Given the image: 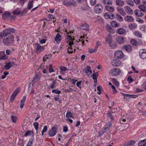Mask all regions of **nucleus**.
<instances>
[{
  "mask_svg": "<svg viewBox=\"0 0 146 146\" xmlns=\"http://www.w3.org/2000/svg\"><path fill=\"white\" fill-rule=\"evenodd\" d=\"M15 30L13 28H8L5 29L3 31V33L1 32L0 33L1 35L2 36L5 37L7 36L8 35H10V39L11 40H13L14 37L12 35H11V33H13L15 31Z\"/></svg>",
  "mask_w": 146,
  "mask_h": 146,
  "instance_id": "1",
  "label": "nucleus"
},
{
  "mask_svg": "<svg viewBox=\"0 0 146 146\" xmlns=\"http://www.w3.org/2000/svg\"><path fill=\"white\" fill-rule=\"evenodd\" d=\"M120 69L117 68H113L109 72V74L113 76H116L120 73Z\"/></svg>",
  "mask_w": 146,
  "mask_h": 146,
  "instance_id": "2",
  "label": "nucleus"
},
{
  "mask_svg": "<svg viewBox=\"0 0 146 146\" xmlns=\"http://www.w3.org/2000/svg\"><path fill=\"white\" fill-rule=\"evenodd\" d=\"M57 128L56 126H54L49 131L48 134L50 137H53L56 134L57 132Z\"/></svg>",
  "mask_w": 146,
  "mask_h": 146,
  "instance_id": "3",
  "label": "nucleus"
},
{
  "mask_svg": "<svg viewBox=\"0 0 146 146\" xmlns=\"http://www.w3.org/2000/svg\"><path fill=\"white\" fill-rule=\"evenodd\" d=\"M102 5L100 3H98L95 7L94 11L96 13H99L102 12Z\"/></svg>",
  "mask_w": 146,
  "mask_h": 146,
  "instance_id": "4",
  "label": "nucleus"
},
{
  "mask_svg": "<svg viewBox=\"0 0 146 146\" xmlns=\"http://www.w3.org/2000/svg\"><path fill=\"white\" fill-rule=\"evenodd\" d=\"M123 52L120 50H118L115 53L114 57L116 59H121L123 56Z\"/></svg>",
  "mask_w": 146,
  "mask_h": 146,
  "instance_id": "5",
  "label": "nucleus"
},
{
  "mask_svg": "<svg viewBox=\"0 0 146 146\" xmlns=\"http://www.w3.org/2000/svg\"><path fill=\"white\" fill-rule=\"evenodd\" d=\"M20 90V88H17L13 92L10 98V101L12 102L13 100L16 95Z\"/></svg>",
  "mask_w": 146,
  "mask_h": 146,
  "instance_id": "6",
  "label": "nucleus"
},
{
  "mask_svg": "<svg viewBox=\"0 0 146 146\" xmlns=\"http://www.w3.org/2000/svg\"><path fill=\"white\" fill-rule=\"evenodd\" d=\"M116 33L119 35H125L126 31L125 29L122 28H119L116 30Z\"/></svg>",
  "mask_w": 146,
  "mask_h": 146,
  "instance_id": "7",
  "label": "nucleus"
},
{
  "mask_svg": "<svg viewBox=\"0 0 146 146\" xmlns=\"http://www.w3.org/2000/svg\"><path fill=\"white\" fill-rule=\"evenodd\" d=\"M125 38L121 36H118L116 38V40L119 44L124 43L125 42Z\"/></svg>",
  "mask_w": 146,
  "mask_h": 146,
  "instance_id": "8",
  "label": "nucleus"
},
{
  "mask_svg": "<svg viewBox=\"0 0 146 146\" xmlns=\"http://www.w3.org/2000/svg\"><path fill=\"white\" fill-rule=\"evenodd\" d=\"M36 49L35 51L36 52L37 54L40 53L44 50V48L38 43H36Z\"/></svg>",
  "mask_w": 146,
  "mask_h": 146,
  "instance_id": "9",
  "label": "nucleus"
},
{
  "mask_svg": "<svg viewBox=\"0 0 146 146\" xmlns=\"http://www.w3.org/2000/svg\"><path fill=\"white\" fill-rule=\"evenodd\" d=\"M11 16V13L7 11H6L2 15V17L3 20L8 19Z\"/></svg>",
  "mask_w": 146,
  "mask_h": 146,
  "instance_id": "10",
  "label": "nucleus"
},
{
  "mask_svg": "<svg viewBox=\"0 0 146 146\" xmlns=\"http://www.w3.org/2000/svg\"><path fill=\"white\" fill-rule=\"evenodd\" d=\"M139 54L141 58L142 59L146 58V50L143 49L140 50Z\"/></svg>",
  "mask_w": 146,
  "mask_h": 146,
  "instance_id": "11",
  "label": "nucleus"
},
{
  "mask_svg": "<svg viewBox=\"0 0 146 146\" xmlns=\"http://www.w3.org/2000/svg\"><path fill=\"white\" fill-rule=\"evenodd\" d=\"M125 12L129 15H132L133 14V11L130 7L128 6H126L124 7Z\"/></svg>",
  "mask_w": 146,
  "mask_h": 146,
  "instance_id": "12",
  "label": "nucleus"
},
{
  "mask_svg": "<svg viewBox=\"0 0 146 146\" xmlns=\"http://www.w3.org/2000/svg\"><path fill=\"white\" fill-rule=\"evenodd\" d=\"M106 28L107 31L110 33L114 34L115 33V31L114 29L108 24L106 25Z\"/></svg>",
  "mask_w": 146,
  "mask_h": 146,
  "instance_id": "13",
  "label": "nucleus"
},
{
  "mask_svg": "<svg viewBox=\"0 0 146 146\" xmlns=\"http://www.w3.org/2000/svg\"><path fill=\"white\" fill-rule=\"evenodd\" d=\"M111 63L113 66H119L121 64L120 61L113 60L111 61Z\"/></svg>",
  "mask_w": 146,
  "mask_h": 146,
  "instance_id": "14",
  "label": "nucleus"
},
{
  "mask_svg": "<svg viewBox=\"0 0 146 146\" xmlns=\"http://www.w3.org/2000/svg\"><path fill=\"white\" fill-rule=\"evenodd\" d=\"M15 64L14 62L10 61L8 63H6L5 65V67L6 70L9 69L11 67L14 65Z\"/></svg>",
  "mask_w": 146,
  "mask_h": 146,
  "instance_id": "15",
  "label": "nucleus"
},
{
  "mask_svg": "<svg viewBox=\"0 0 146 146\" xmlns=\"http://www.w3.org/2000/svg\"><path fill=\"white\" fill-rule=\"evenodd\" d=\"M122 48L127 52H131L132 49L131 46L130 45H124L122 47Z\"/></svg>",
  "mask_w": 146,
  "mask_h": 146,
  "instance_id": "16",
  "label": "nucleus"
},
{
  "mask_svg": "<svg viewBox=\"0 0 146 146\" xmlns=\"http://www.w3.org/2000/svg\"><path fill=\"white\" fill-rule=\"evenodd\" d=\"M80 27L81 29L84 30L86 31H88L89 30V26L86 23L83 24L81 25Z\"/></svg>",
  "mask_w": 146,
  "mask_h": 146,
  "instance_id": "17",
  "label": "nucleus"
},
{
  "mask_svg": "<svg viewBox=\"0 0 146 146\" xmlns=\"http://www.w3.org/2000/svg\"><path fill=\"white\" fill-rule=\"evenodd\" d=\"M124 20L128 22H131L134 21L133 18L131 16L127 15L124 17Z\"/></svg>",
  "mask_w": 146,
  "mask_h": 146,
  "instance_id": "18",
  "label": "nucleus"
},
{
  "mask_svg": "<svg viewBox=\"0 0 146 146\" xmlns=\"http://www.w3.org/2000/svg\"><path fill=\"white\" fill-rule=\"evenodd\" d=\"M106 43L110 44L114 42L112 40V38L111 36L108 35V36L106 38Z\"/></svg>",
  "mask_w": 146,
  "mask_h": 146,
  "instance_id": "19",
  "label": "nucleus"
},
{
  "mask_svg": "<svg viewBox=\"0 0 146 146\" xmlns=\"http://www.w3.org/2000/svg\"><path fill=\"white\" fill-rule=\"evenodd\" d=\"M84 71L86 73L87 75L89 76L92 73L90 67V66H87L84 70Z\"/></svg>",
  "mask_w": 146,
  "mask_h": 146,
  "instance_id": "20",
  "label": "nucleus"
},
{
  "mask_svg": "<svg viewBox=\"0 0 146 146\" xmlns=\"http://www.w3.org/2000/svg\"><path fill=\"white\" fill-rule=\"evenodd\" d=\"M54 39L58 43L62 40L61 35L59 33H57L54 38Z\"/></svg>",
  "mask_w": 146,
  "mask_h": 146,
  "instance_id": "21",
  "label": "nucleus"
},
{
  "mask_svg": "<svg viewBox=\"0 0 146 146\" xmlns=\"http://www.w3.org/2000/svg\"><path fill=\"white\" fill-rule=\"evenodd\" d=\"M135 15L138 17H142L144 14L142 12L141 10H136L134 11Z\"/></svg>",
  "mask_w": 146,
  "mask_h": 146,
  "instance_id": "22",
  "label": "nucleus"
},
{
  "mask_svg": "<svg viewBox=\"0 0 146 146\" xmlns=\"http://www.w3.org/2000/svg\"><path fill=\"white\" fill-rule=\"evenodd\" d=\"M103 3L106 6L111 5L112 4V0H103Z\"/></svg>",
  "mask_w": 146,
  "mask_h": 146,
  "instance_id": "23",
  "label": "nucleus"
},
{
  "mask_svg": "<svg viewBox=\"0 0 146 146\" xmlns=\"http://www.w3.org/2000/svg\"><path fill=\"white\" fill-rule=\"evenodd\" d=\"M114 112L111 113L110 111H109L107 114V116L108 118L111 119L112 120H113L114 115Z\"/></svg>",
  "mask_w": 146,
  "mask_h": 146,
  "instance_id": "24",
  "label": "nucleus"
},
{
  "mask_svg": "<svg viewBox=\"0 0 146 146\" xmlns=\"http://www.w3.org/2000/svg\"><path fill=\"white\" fill-rule=\"evenodd\" d=\"M135 143L134 140H131L128 142L125 143L124 144V146H130L133 145Z\"/></svg>",
  "mask_w": 146,
  "mask_h": 146,
  "instance_id": "25",
  "label": "nucleus"
},
{
  "mask_svg": "<svg viewBox=\"0 0 146 146\" xmlns=\"http://www.w3.org/2000/svg\"><path fill=\"white\" fill-rule=\"evenodd\" d=\"M128 27L130 29L133 30L137 28V25L135 23H131L129 25Z\"/></svg>",
  "mask_w": 146,
  "mask_h": 146,
  "instance_id": "26",
  "label": "nucleus"
},
{
  "mask_svg": "<svg viewBox=\"0 0 146 146\" xmlns=\"http://www.w3.org/2000/svg\"><path fill=\"white\" fill-rule=\"evenodd\" d=\"M111 26L114 28L119 27L120 25L119 23H117L116 22L114 21H112L111 23Z\"/></svg>",
  "mask_w": 146,
  "mask_h": 146,
  "instance_id": "27",
  "label": "nucleus"
},
{
  "mask_svg": "<svg viewBox=\"0 0 146 146\" xmlns=\"http://www.w3.org/2000/svg\"><path fill=\"white\" fill-rule=\"evenodd\" d=\"M139 146H146V139L140 141L138 143Z\"/></svg>",
  "mask_w": 146,
  "mask_h": 146,
  "instance_id": "28",
  "label": "nucleus"
},
{
  "mask_svg": "<svg viewBox=\"0 0 146 146\" xmlns=\"http://www.w3.org/2000/svg\"><path fill=\"white\" fill-rule=\"evenodd\" d=\"M105 8L107 11L110 12H113L114 11V7L112 6H106Z\"/></svg>",
  "mask_w": 146,
  "mask_h": 146,
  "instance_id": "29",
  "label": "nucleus"
},
{
  "mask_svg": "<svg viewBox=\"0 0 146 146\" xmlns=\"http://www.w3.org/2000/svg\"><path fill=\"white\" fill-rule=\"evenodd\" d=\"M116 4L119 6H121L124 5V2L123 1L117 0L116 1Z\"/></svg>",
  "mask_w": 146,
  "mask_h": 146,
  "instance_id": "30",
  "label": "nucleus"
},
{
  "mask_svg": "<svg viewBox=\"0 0 146 146\" xmlns=\"http://www.w3.org/2000/svg\"><path fill=\"white\" fill-rule=\"evenodd\" d=\"M34 1H31L29 2L27 6V9L29 10H30L33 7Z\"/></svg>",
  "mask_w": 146,
  "mask_h": 146,
  "instance_id": "31",
  "label": "nucleus"
},
{
  "mask_svg": "<svg viewBox=\"0 0 146 146\" xmlns=\"http://www.w3.org/2000/svg\"><path fill=\"white\" fill-rule=\"evenodd\" d=\"M139 8L140 10L142 11L143 12H146V9L145 5H143L141 4L139 5Z\"/></svg>",
  "mask_w": 146,
  "mask_h": 146,
  "instance_id": "32",
  "label": "nucleus"
},
{
  "mask_svg": "<svg viewBox=\"0 0 146 146\" xmlns=\"http://www.w3.org/2000/svg\"><path fill=\"white\" fill-rule=\"evenodd\" d=\"M40 78V76L39 74H37L36 75L34 78V79L33 80V82H36L37 81H38Z\"/></svg>",
  "mask_w": 146,
  "mask_h": 146,
  "instance_id": "33",
  "label": "nucleus"
},
{
  "mask_svg": "<svg viewBox=\"0 0 146 146\" xmlns=\"http://www.w3.org/2000/svg\"><path fill=\"white\" fill-rule=\"evenodd\" d=\"M115 17L117 20L119 21L122 22L123 21V19L122 17L118 14L115 15Z\"/></svg>",
  "mask_w": 146,
  "mask_h": 146,
  "instance_id": "34",
  "label": "nucleus"
},
{
  "mask_svg": "<svg viewBox=\"0 0 146 146\" xmlns=\"http://www.w3.org/2000/svg\"><path fill=\"white\" fill-rule=\"evenodd\" d=\"M134 35L137 37L141 38L142 37V35L141 33L138 31H136L134 33Z\"/></svg>",
  "mask_w": 146,
  "mask_h": 146,
  "instance_id": "35",
  "label": "nucleus"
},
{
  "mask_svg": "<svg viewBox=\"0 0 146 146\" xmlns=\"http://www.w3.org/2000/svg\"><path fill=\"white\" fill-rule=\"evenodd\" d=\"M34 138L33 137L29 140L27 146H31L32 145L33 142L34 141Z\"/></svg>",
  "mask_w": 146,
  "mask_h": 146,
  "instance_id": "36",
  "label": "nucleus"
},
{
  "mask_svg": "<svg viewBox=\"0 0 146 146\" xmlns=\"http://www.w3.org/2000/svg\"><path fill=\"white\" fill-rule=\"evenodd\" d=\"M141 90L139 91H143L146 89V82H144L141 85Z\"/></svg>",
  "mask_w": 146,
  "mask_h": 146,
  "instance_id": "37",
  "label": "nucleus"
},
{
  "mask_svg": "<svg viewBox=\"0 0 146 146\" xmlns=\"http://www.w3.org/2000/svg\"><path fill=\"white\" fill-rule=\"evenodd\" d=\"M109 44V47H110L111 48H115L116 47V44L115 43V42L114 41L112 42V43Z\"/></svg>",
  "mask_w": 146,
  "mask_h": 146,
  "instance_id": "38",
  "label": "nucleus"
},
{
  "mask_svg": "<svg viewBox=\"0 0 146 146\" xmlns=\"http://www.w3.org/2000/svg\"><path fill=\"white\" fill-rule=\"evenodd\" d=\"M112 81L113 83L117 87H118L119 86V83L116 79L113 78Z\"/></svg>",
  "mask_w": 146,
  "mask_h": 146,
  "instance_id": "39",
  "label": "nucleus"
},
{
  "mask_svg": "<svg viewBox=\"0 0 146 146\" xmlns=\"http://www.w3.org/2000/svg\"><path fill=\"white\" fill-rule=\"evenodd\" d=\"M140 30L143 32H145L146 31V26L145 25H142L140 27Z\"/></svg>",
  "mask_w": 146,
  "mask_h": 146,
  "instance_id": "40",
  "label": "nucleus"
},
{
  "mask_svg": "<svg viewBox=\"0 0 146 146\" xmlns=\"http://www.w3.org/2000/svg\"><path fill=\"white\" fill-rule=\"evenodd\" d=\"M51 80L52 81V84H51V85L50 86V88L53 89L54 88V87L56 83V81L54 80L53 79H51Z\"/></svg>",
  "mask_w": 146,
  "mask_h": 146,
  "instance_id": "41",
  "label": "nucleus"
},
{
  "mask_svg": "<svg viewBox=\"0 0 146 146\" xmlns=\"http://www.w3.org/2000/svg\"><path fill=\"white\" fill-rule=\"evenodd\" d=\"M127 4L130 6H133L134 5V3L133 1L131 0H127L126 1Z\"/></svg>",
  "mask_w": 146,
  "mask_h": 146,
  "instance_id": "42",
  "label": "nucleus"
},
{
  "mask_svg": "<svg viewBox=\"0 0 146 146\" xmlns=\"http://www.w3.org/2000/svg\"><path fill=\"white\" fill-rule=\"evenodd\" d=\"M3 43L6 45L9 44V39L7 38L5 39H4L3 41Z\"/></svg>",
  "mask_w": 146,
  "mask_h": 146,
  "instance_id": "43",
  "label": "nucleus"
},
{
  "mask_svg": "<svg viewBox=\"0 0 146 146\" xmlns=\"http://www.w3.org/2000/svg\"><path fill=\"white\" fill-rule=\"evenodd\" d=\"M66 116L68 118L69 117H73L72 114L69 111H67V112L66 114Z\"/></svg>",
  "mask_w": 146,
  "mask_h": 146,
  "instance_id": "44",
  "label": "nucleus"
},
{
  "mask_svg": "<svg viewBox=\"0 0 146 146\" xmlns=\"http://www.w3.org/2000/svg\"><path fill=\"white\" fill-rule=\"evenodd\" d=\"M33 125L35 127V129L37 131L38 129L39 123L37 122H35L33 123Z\"/></svg>",
  "mask_w": 146,
  "mask_h": 146,
  "instance_id": "45",
  "label": "nucleus"
},
{
  "mask_svg": "<svg viewBox=\"0 0 146 146\" xmlns=\"http://www.w3.org/2000/svg\"><path fill=\"white\" fill-rule=\"evenodd\" d=\"M74 40V38H72V37L71 38V39H70V40L68 41L69 46H72V45L73 44V41Z\"/></svg>",
  "mask_w": 146,
  "mask_h": 146,
  "instance_id": "46",
  "label": "nucleus"
},
{
  "mask_svg": "<svg viewBox=\"0 0 146 146\" xmlns=\"http://www.w3.org/2000/svg\"><path fill=\"white\" fill-rule=\"evenodd\" d=\"M69 6L72 5L73 6H75L76 3V2L73 0H70L69 1Z\"/></svg>",
  "mask_w": 146,
  "mask_h": 146,
  "instance_id": "47",
  "label": "nucleus"
},
{
  "mask_svg": "<svg viewBox=\"0 0 146 146\" xmlns=\"http://www.w3.org/2000/svg\"><path fill=\"white\" fill-rule=\"evenodd\" d=\"M47 130V127L45 125L43 129L41 135H43L44 133Z\"/></svg>",
  "mask_w": 146,
  "mask_h": 146,
  "instance_id": "48",
  "label": "nucleus"
},
{
  "mask_svg": "<svg viewBox=\"0 0 146 146\" xmlns=\"http://www.w3.org/2000/svg\"><path fill=\"white\" fill-rule=\"evenodd\" d=\"M130 42L131 44L133 45L137 46V44L136 41L133 39H131Z\"/></svg>",
  "mask_w": 146,
  "mask_h": 146,
  "instance_id": "49",
  "label": "nucleus"
},
{
  "mask_svg": "<svg viewBox=\"0 0 146 146\" xmlns=\"http://www.w3.org/2000/svg\"><path fill=\"white\" fill-rule=\"evenodd\" d=\"M90 3L92 6H94L96 3V0H90Z\"/></svg>",
  "mask_w": 146,
  "mask_h": 146,
  "instance_id": "50",
  "label": "nucleus"
},
{
  "mask_svg": "<svg viewBox=\"0 0 146 146\" xmlns=\"http://www.w3.org/2000/svg\"><path fill=\"white\" fill-rule=\"evenodd\" d=\"M62 4L66 6H69V1H68L64 0L62 2Z\"/></svg>",
  "mask_w": 146,
  "mask_h": 146,
  "instance_id": "51",
  "label": "nucleus"
},
{
  "mask_svg": "<svg viewBox=\"0 0 146 146\" xmlns=\"http://www.w3.org/2000/svg\"><path fill=\"white\" fill-rule=\"evenodd\" d=\"M11 119L13 122L15 123L16 122L17 119L16 117L12 115L11 116Z\"/></svg>",
  "mask_w": 146,
  "mask_h": 146,
  "instance_id": "52",
  "label": "nucleus"
},
{
  "mask_svg": "<svg viewBox=\"0 0 146 146\" xmlns=\"http://www.w3.org/2000/svg\"><path fill=\"white\" fill-rule=\"evenodd\" d=\"M110 13H106L104 15V17L106 19H110Z\"/></svg>",
  "mask_w": 146,
  "mask_h": 146,
  "instance_id": "53",
  "label": "nucleus"
},
{
  "mask_svg": "<svg viewBox=\"0 0 146 146\" xmlns=\"http://www.w3.org/2000/svg\"><path fill=\"white\" fill-rule=\"evenodd\" d=\"M12 13L14 15H18L21 14V12L20 11H13Z\"/></svg>",
  "mask_w": 146,
  "mask_h": 146,
  "instance_id": "54",
  "label": "nucleus"
},
{
  "mask_svg": "<svg viewBox=\"0 0 146 146\" xmlns=\"http://www.w3.org/2000/svg\"><path fill=\"white\" fill-rule=\"evenodd\" d=\"M52 93H55L56 94H59L61 93V92L59 90H53L52 91Z\"/></svg>",
  "mask_w": 146,
  "mask_h": 146,
  "instance_id": "55",
  "label": "nucleus"
},
{
  "mask_svg": "<svg viewBox=\"0 0 146 146\" xmlns=\"http://www.w3.org/2000/svg\"><path fill=\"white\" fill-rule=\"evenodd\" d=\"M49 71L50 73H51L54 72V70L52 68V66L51 64H49Z\"/></svg>",
  "mask_w": 146,
  "mask_h": 146,
  "instance_id": "56",
  "label": "nucleus"
},
{
  "mask_svg": "<svg viewBox=\"0 0 146 146\" xmlns=\"http://www.w3.org/2000/svg\"><path fill=\"white\" fill-rule=\"evenodd\" d=\"M26 97L25 96H23V99L21 100L20 104L24 105V102L26 100Z\"/></svg>",
  "mask_w": 146,
  "mask_h": 146,
  "instance_id": "57",
  "label": "nucleus"
},
{
  "mask_svg": "<svg viewBox=\"0 0 146 146\" xmlns=\"http://www.w3.org/2000/svg\"><path fill=\"white\" fill-rule=\"evenodd\" d=\"M127 80L129 83L132 82L133 81V80L131 76H129L127 78Z\"/></svg>",
  "mask_w": 146,
  "mask_h": 146,
  "instance_id": "58",
  "label": "nucleus"
},
{
  "mask_svg": "<svg viewBox=\"0 0 146 146\" xmlns=\"http://www.w3.org/2000/svg\"><path fill=\"white\" fill-rule=\"evenodd\" d=\"M88 8V7L86 5H83L81 7V9L82 10H86Z\"/></svg>",
  "mask_w": 146,
  "mask_h": 146,
  "instance_id": "59",
  "label": "nucleus"
},
{
  "mask_svg": "<svg viewBox=\"0 0 146 146\" xmlns=\"http://www.w3.org/2000/svg\"><path fill=\"white\" fill-rule=\"evenodd\" d=\"M72 47L70 46V47H68V52L69 53H72L73 52V51L71 48Z\"/></svg>",
  "mask_w": 146,
  "mask_h": 146,
  "instance_id": "60",
  "label": "nucleus"
},
{
  "mask_svg": "<svg viewBox=\"0 0 146 146\" xmlns=\"http://www.w3.org/2000/svg\"><path fill=\"white\" fill-rule=\"evenodd\" d=\"M121 95H122V96H123L124 97V98H127V97H129L130 94H126L123 93H122Z\"/></svg>",
  "mask_w": 146,
  "mask_h": 146,
  "instance_id": "61",
  "label": "nucleus"
},
{
  "mask_svg": "<svg viewBox=\"0 0 146 146\" xmlns=\"http://www.w3.org/2000/svg\"><path fill=\"white\" fill-rule=\"evenodd\" d=\"M119 13L121 15L123 16H125L126 14V13L123 9H122L121 11L119 12Z\"/></svg>",
  "mask_w": 146,
  "mask_h": 146,
  "instance_id": "62",
  "label": "nucleus"
},
{
  "mask_svg": "<svg viewBox=\"0 0 146 146\" xmlns=\"http://www.w3.org/2000/svg\"><path fill=\"white\" fill-rule=\"evenodd\" d=\"M60 68L61 70L63 71H66L68 70V69L66 68L63 66H61Z\"/></svg>",
  "mask_w": 146,
  "mask_h": 146,
  "instance_id": "63",
  "label": "nucleus"
},
{
  "mask_svg": "<svg viewBox=\"0 0 146 146\" xmlns=\"http://www.w3.org/2000/svg\"><path fill=\"white\" fill-rule=\"evenodd\" d=\"M96 49V47H95V48H94L90 50H89V52L91 53H92L93 52H96L97 50V49L95 50Z\"/></svg>",
  "mask_w": 146,
  "mask_h": 146,
  "instance_id": "64",
  "label": "nucleus"
}]
</instances>
